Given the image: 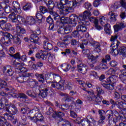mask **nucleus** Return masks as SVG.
I'll return each mask as SVG.
<instances>
[{
    "mask_svg": "<svg viewBox=\"0 0 126 126\" xmlns=\"http://www.w3.org/2000/svg\"><path fill=\"white\" fill-rule=\"evenodd\" d=\"M110 49L111 50L112 54L116 55L117 50H119V46H117L115 43H112L110 46Z\"/></svg>",
    "mask_w": 126,
    "mask_h": 126,
    "instance_id": "37",
    "label": "nucleus"
},
{
    "mask_svg": "<svg viewBox=\"0 0 126 126\" xmlns=\"http://www.w3.org/2000/svg\"><path fill=\"white\" fill-rule=\"evenodd\" d=\"M30 75L29 73H26V76L22 74H19L16 77V79L20 82V83H24V82H27L29 79V76Z\"/></svg>",
    "mask_w": 126,
    "mask_h": 126,
    "instance_id": "5",
    "label": "nucleus"
},
{
    "mask_svg": "<svg viewBox=\"0 0 126 126\" xmlns=\"http://www.w3.org/2000/svg\"><path fill=\"white\" fill-rule=\"evenodd\" d=\"M71 1L72 2H70L71 5L74 6V7H76V6L81 5V3L84 2V0H74Z\"/></svg>",
    "mask_w": 126,
    "mask_h": 126,
    "instance_id": "26",
    "label": "nucleus"
},
{
    "mask_svg": "<svg viewBox=\"0 0 126 126\" xmlns=\"http://www.w3.org/2000/svg\"><path fill=\"white\" fill-rule=\"evenodd\" d=\"M45 79L49 80L50 82L54 80V72L48 73L45 74Z\"/></svg>",
    "mask_w": 126,
    "mask_h": 126,
    "instance_id": "35",
    "label": "nucleus"
},
{
    "mask_svg": "<svg viewBox=\"0 0 126 126\" xmlns=\"http://www.w3.org/2000/svg\"><path fill=\"white\" fill-rule=\"evenodd\" d=\"M58 33H59L60 34H62V35H64V34H66L63 25H62L61 27H60L58 31Z\"/></svg>",
    "mask_w": 126,
    "mask_h": 126,
    "instance_id": "60",
    "label": "nucleus"
},
{
    "mask_svg": "<svg viewBox=\"0 0 126 126\" xmlns=\"http://www.w3.org/2000/svg\"><path fill=\"white\" fill-rule=\"evenodd\" d=\"M32 8V4L29 2H27L25 5L23 6V9L25 11L30 10Z\"/></svg>",
    "mask_w": 126,
    "mask_h": 126,
    "instance_id": "43",
    "label": "nucleus"
},
{
    "mask_svg": "<svg viewBox=\"0 0 126 126\" xmlns=\"http://www.w3.org/2000/svg\"><path fill=\"white\" fill-rule=\"evenodd\" d=\"M10 57L14 58V59H16L17 60H20V53L17 52L15 54H10Z\"/></svg>",
    "mask_w": 126,
    "mask_h": 126,
    "instance_id": "61",
    "label": "nucleus"
},
{
    "mask_svg": "<svg viewBox=\"0 0 126 126\" xmlns=\"http://www.w3.org/2000/svg\"><path fill=\"white\" fill-rule=\"evenodd\" d=\"M44 41H43V48L45 50H53L54 46L53 44L49 42L50 39L46 36H44Z\"/></svg>",
    "mask_w": 126,
    "mask_h": 126,
    "instance_id": "9",
    "label": "nucleus"
},
{
    "mask_svg": "<svg viewBox=\"0 0 126 126\" xmlns=\"http://www.w3.org/2000/svg\"><path fill=\"white\" fill-rule=\"evenodd\" d=\"M116 52L117 54H119V55H122L125 57L126 55V47L125 46L120 47Z\"/></svg>",
    "mask_w": 126,
    "mask_h": 126,
    "instance_id": "25",
    "label": "nucleus"
},
{
    "mask_svg": "<svg viewBox=\"0 0 126 126\" xmlns=\"http://www.w3.org/2000/svg\"><path fill=\"white\" fill-rule=\"evenodd\" d=\"M106 117L108 120V126H111L113 123V119H114V111L112 110H108L105 112Z\"/></svg>",
    "mask_w": 126,
    "mask_h": 126,
    "instance_id": "7",
    "label": "nucleus"
},
{
    "mask_svg": "<svg viewBox=\"0 0 126 126\" xmlns=\"http://www.w3.org/2000/svg\"><path fill=\"white\" fill-rule=\"evenodd\" d=\"M26 94L28 96H29L30 97H32V98H33V99H37L38 98V95L35 94H33V92L31 90H28Z\"/></svg>",
    "mask_w": 126,
    "mask_h": 126,
    "instance_id": "38",
    "label": "nucleus"
},
{
    "mask_svg": "<svg viewBox=\"0 0 126 126\" xmlns=\"http://www.w3.org/2000/svg\"><path fill=\"white\" fill-rule=\"evenodd\" d=\"M4 10H5V12H6V13H9V12H13V8L7 4L4 7Z\"/></svg>",
    "mask_w": 126,
    "mask_h": 126,
    "instance_id": "47",
    "label": "nucleus"
},
{
    "mask_svg": "<svg viewBox=\"0 0 126 126\" xmlns=\"http://www.w3.org/2000/svg\"><path fill=\"white\" fill-rule=\"evenodd\" d=\"M17 31L20 34H26V30L24 28H22L19 26H16Z\"/></svg>",
    "mask_w": 126,
    "mask_h": 126,
    "instance_id": "42",
    "label": "nucleus"
},
{
    "mask_svg": "<svg viewBox=\"0 0 126 126\" xmlns=\"http://www.w3.org/2000/svg\"><path fill=\"white\" fill-rule=\"evenodd\" d=\"M36 117V119L38 122H43L44 121V117L40 113L35 115Z\"/></svg>",
    "mask_w": 126,
    "mask_h": 126,
    "instance_id": "51",
    "label": "nucleus"
},
{
    "mask_svg": "<svg viewBox=\"0 0 126 126\" xmlns=\"http://www.w3.org/2000/svg\"><path fill=\"white\" fill-rule=\"evenodd\" d=\"M50 14L53 16L54 20H56V23H60L62 17L61 18V16L59 14H57L55 11H51Z\"/></svg>",
    "mask_w": 126,
    "mask_h": 126,
    "instance_id": "27",
    "label": "nucleus"
},
{
    "mask_svg": "<svg viewBox=\"0 0 126 126\" xmlns=\"http://www.w3.org/2000/svg\"><path fill=\"white\" fill-rule=\"evenodd\" d=\"M57 80V81H59V83H61L60 81H62V77L60 75L56 73H54V80Z\"/></svg>",
    "mask_w": 126,
    "mask_h": 126,
    "instance_id": "54",
    "label": "nucleus"
},
{
    "mask_svg": "<svg viewBox=\"0 0 126 126\" xmlns=\"http://www.w3.org/2000/svg\"><path fill=\"white\" fill-rule=\"evenodd\" d=\"M91 17V12L90 11L86 10L83 14L79 15V19L80 21H84L85 19H89Z\"/></svg>",
    "mask_w": 126,
    "mask_h": 126,
    "instance_id": "10",
    "label": "nucleus"
},
{
    "mask_svg": "<svg viewBox=\"0 0 126 126\" xmlns=\"http://www.w3.org/2000/svg\"><path fill=\"white\" fill-rule=\"evenodd\" d=\"M35 77L39 82H41V83H44V82H45V76H44L43 74H40L39 73H36Z\"/></svg>",
    "mask_w": 126,
    "mask_h": 126,
    "instance_id": "31",
    "label": "nucleus"
},
{
    "mask_svg": "<svg viewBox=\"0 0 126 126\" xmlns=\"http://www.w3.org/2000/svg\"><path fill=\"white\" fill-rule=\"evenodd\" d=\"M28 83H29L30 86L32 88H35V87H37V86H39V83L38 81L34 80L33 79H30L28 80L27 82Z\"/></svg>",
    "mask_w": 126,
    "mask_h": 126,
    "instance_id": "20",
    "label": "nucleus"
},
{
    "mask_svg": "<svg viewBox=\"0 0 126 126\" xmlns=\"http://www.w3.org/2000/svg\"><path fill=\"white\" fill-rule=\"evenodd\" d=\"M78 72L85 74L87 72V66L86 64H80L77 65Z\"/></svg>",
    "mask_w": 126,
    "mask_h": 126,
    "instance_id": "12",
    "label": "nucleus"
},
{
    "mask_svg": "<svg viewBox=\"0 0 126 126\" xmlns=\"http://www.w3.org/2000/svg\"><path fill=\"white\" fill-rule=\"evenodd\" d=\"M101 102H102V98L100 96L97 95L94 100V104L95 105H100Z\"/></svg>",
    "mask_w": 126,
    "mask_h": 126,
    "instance_id": "56",
    "label": "nucleus"
},
{
    "mask_svg": "<svg viewBox=\"0 0 126 126\" xmlns=\"http://www.w3.org/2000/svg\"><path fill=\"white\" fill-rule=\"evenodd\" d=\"M66 45H68V42H58L57 43V46H58V47H61V48H65Z\"/></svg>",
    "mask_w": 126,
    "mask_h": 126,
    "instance_id": "62",
    "label": "nucleus"
},
{
    "mask_svg": "<svg viewBox=\"0 0 126 126\" xmlns=\"http://www.w3.org/2000/svg\"><path fill=\"white\" fill-rule=\"evenodd\" d=\"M87 121L90 125H92L93 126H96V121L91 116L89 115L87 117Z\"/></svg>",
    "mask_w": 126,
    "mask_h": 126,
    "instance_id": "34",
    "label": "nucleus"
},
{
    "mask_svg": "<svg viewBox=\"0 0 126 126\" xmlns=\"http://www.w3.org/2000/svg\"><path fill=\"white\" fill-rule=\"evenodd\" d=\"M119 78L125 84H126V76H124L123 75L120 74L119 75Z\"/></svg>",
    "mask_w": 126,
    "mask_h": 126,
    "instance_id": "64",
    "label": "nucleus"
},
{
    "mask_svg": "<svg viewBox=\"0 0 126 126\" xmlns=\"http://www.w3.org/2000/svg\"><path fill=\"white\" fill-rule=\"evenodd\" d=\"M101 84L104 88L108 90H113L115 88L114 85L109 83H106L105 81L102 82Z\"/></svg>",
    "mask_w": 126,
    "mask_h": 126,
    "instance_id": "21",
    "label": "nucleus"
},
{
    "mask_svg": "<svg viewBox=\"0 0 126 126\" xmlns=\"http://www.w3.org/2000/svg\"><path fill=\"white\" fill-rule=\"evenodd\" d=\"M39 36L38 35L35 34V33H32L30 37V41L31 42H32V43H34V44H38L39 43Z\"/></svg>",
    "mask_w": 126,
    "mask_h": 126,
    "instance_id": "19",
    "label": "nucleus"
},
{
    "mask_svg": "<svg viewBox=\"0 0 126 126\" xmlns=\"http://www.w3.org/2000/svg\"><path fill=\"white\" fill-rule=\"evenodd\" d=\"M64 80L60 81V83H62L63 85V88L64 89H68L69 90H71L72 89V84L70 82H66L64 84Z\"/></svg>",
    "mask_w": 126,
    "mask_h": 126,
    "instance_id": "18",
    "label": "nucleus"
},
{
    "mask_svg": "<svg viewBox=\"0 0 126 126\" xmlns=\"http://www.w3.org/2000/svg\"><path fill=\"white\" fill-rule=\"evenodd\" d=\"M88 40L86 39L84 40L80 45V48H81V49H85V48H87L86 46L88 45Z\"/></svg>",
    "mask_w": 126,
    "mask_h": 126,
    "instance_id": "59",
    "label": "nucleus"
},
{
    "mask_svg": "<svg viewBox=\"0 0 126 126\" xmlns=\"http://www.w3.org/2000/svg\"><path fill=\"white\" fill-rule=\"evenodd\" d=\"M60 109H61L62 111H66L69 109V106L68 104L64 103L63 105H59Z\"/></svg>",
    "mask_w": 126,
    "mask_h": 126,
    "instance_id": "49",
    "label": "nucleus"
},
{
    "mask_svg": "<svg viewBox=\"0 0 126 126\" xmlns=\"http://www.w3.org/2000/svg\"><path fill=\"white\" fill-rule=\"evenodd\" d=\"M104 93H105V91H104V90H103L101 88H100V87L96 88L97 96H100V95H102Z\"/></svg>",
    "mask_w": 126,
    "mask_h": 126,
    "instance_id": "53",
    "label": "nucleus"
},
{
    "mask_svg": "<svg viewBox=\"0 0 126 126\" xmlns=\"http://www.w3.org/2000/svg\"><path fill=\"white\" fill-rule=\"evenodd\" d=\"M13 11L17 12V10H20V4L17 1H13L12 2Z\"/></svg>",
    "mask_w": 126,
    "mask_h": 126,
    "instance_id": "22",
    "label": "nucleus"
},
{
    "mask_svg": "<svg viewBox=\"0 0 126 126\" xmlns=\"http://www.w3.org/2000/svg\"><path fill=\"white\" fill-rule=\"evenodd\" d=\"M63 116H64V114L62 112H55L52 115V118L55 120L62 122V126H71V124L68 120H63Z\"/></svg>",
    "mask_w": 126,
    "mask_h": 126,
    "instance_id": "2",
    "label": "nucleus"
},
{
    "mask_svg": "<svg viewBox=\"0 0 126 126\" xmlns=\"http://www.w3.org/2000/svg\"><path fill=\"white\" fill-rule=\"evenodd\" d=\"M60 23H62L63 25H65V24H69V18L66 17H62L60 20Z\"/></svg>",
    "mask_w": 126,
    "mask_h": 126,
    "instance_id": "33",
    "label": "nucleus"
},
{
    "mask_svg": "<svg viewBox=\"0 0 126 126\" xmlns=\"http://www.w3.org/2000/svg\"><path fill=\"white\" fill-rule=\"evenodd\" d=\"M44 65V63L42 62H37L36 64H33L32 68L33 69H38V67H42Z\"/></svg>",
    "mask_w": 126,
    "mask_h": 126,
    "instance_id": "46",
    "label": "nucleus"
},
{
    "mask_svg": "<svg viewBox=\"0 0 126 126\" xmlns=\"http://www.w3.org/2000/svg\"><path fill=\"white\" fill-rule=\"evenodd\" d=\"M104 31L106 34H108L110 35L112 32V31H111V26L109 24H106L104 27Z\"/></svg>",
    "mask_w": 126,
    "mask_h": 126,
    "instance_id": "41",
    "label": "nucleus"
},
{
    "mask_svg": "<svg viewBox=\"0 0 126 126\" xmlns=\"http://www.w3.org/2000/svg\"><path fill=\"white\" fill-rule=\"evenodd\" d=\"M64 27V29L65 30V33L66 34H68V33H70L72 31V27L71 26L68 25H63Z\"/></svg>",
    "mask_w": 126,
    "mask_h": 126,
    "instance_id": "39",
    "label": "nucleus"
},
{
    "mask_svg": "<svg viewBox=\"0 0 126 126\" xmlns=\"http://www.w3.org/2000/svg\"><path fill=\"white\" fill-rule=\"evenodd\" d=\"M26 23H27L29 25H33V24L36 23V20L32 17H27Z\"/></svg>",
    "mask_w": 126,
    "mask_h": 126,
    "instance_id": "29",
    "label": "nucleus"
},
{
    "mask_svg": "<svg viewBox=\"0 0 126 126\" xmlns=\"http://www.w3.org/2000/svg\"><path fill=\"white\" fill-rule=\"evenodd\" d=\"M126 26H125V23H119V24L116 25L114 26V29L115 32H119V31L122 30L123 28H125Z\"/></svg>",
    "mask_w": 126,
    "mask_h": 126,
    "instance_id": "23",
    "label": "nucleus"
},
{
    "mask_svg": "<svg viewBox=\"0 0 126 126\" xmlns=\"http://www.w3.org/2000/svg\"><path fill=\"white\" fill-rule=\"evenodd\" d=\"M39 113H40V109L36 106H35L32 110L29 112L30 116H33V115L36 116V115H38Z\"/></svg>",
    "mask_w": 126,
    "mask_h": 126,
    "instance_id": "28",
    "label": "nucleus"
},
{
    "mask_svg": "<svg viewBox=\"0 0 126 126\" xmlns=\"http://www.w3.org/2000/svg\"><path fill=\"white\" fill-rule=\"evenodd\" d=\"M46 22L47 23H49L50 24L49 27V30H54V29L55 28V22H54V20L51 16H48L46 19Z\"/></svg>",
    "mask_w": 126,
    "mask_h": 126,
    "instance_id": "15",
    "label": "nucleus"
},
{
    "mask_svg": "<svg viewBox=\"0 0 126 126\" xmlns=\"http://www.w3.org/2000/svg\"><path fill=\"white\" fill-rule=\"evenodd\" d=\"M39 10H40V12H41V13H43V14H45V13H47L48 12H49V13H50L49 10L48 8H47V7H46L44 6H40Z\"/></svg>",
    "mask_w": 126,
    "mask_h": 126,
    "instance_id": "45",
    "label": "nucleus"
},
{
    "mask_svg": "<svg viewBox=\"0 0 126 126\" xmlns=\"http://www.w3.org/2000/svg\"><path fill=\"white\" fill-rule=\"evenodd\" d=\"M48 55L49 54H48V52L44 51L41 54L39 53H36L35 57L37 59H41L43 61H46Z\"/></svg>",
    "mask_w": 126,
    "mask_h": 126,
    "instance_id": "14",
    "label": "nucleus"
},
{
    "mask_svg": "<svg viewBox=\"0 0 126 126\" xmlns=\"http://www.w3.org/2000/svg\"><path fill=\"white\" fill-rule=\"evenodd\" d=\"M14 44H18L19 45L21 44V40L20 39V35L17 36H13L12 38Z\"/></svg>",
    "mask_w": 126,
    "mask_h": 126,
    "instance_id": "32",
    "label": "nucleus"
},
{
    "mask_svg": "<svg viewBox=\"0 0 126 126\" xmlns=\"http://www.w3.org/2000/svg\"><path fill=\"white\" fill-rule=\"evenodd\" d=\"M8 18L10 19L11 21L13 23L18 22L19 23H26V20L24 19L23 16L18 15L16 16L15 13L12 12L8 16Z\"/></svg>",
    "mask_w": 126,
    "mask_h": 126,
    "instance_id": "3",
    "label": "nucleus"
},
{
    "mask_svg": "<svg viewBox=\"0 0 126 126\" xmlns=\"http://www.w3.org/2000/svg\"><path fill=\"white\" fill-rule=\"evenodd\" d=\"M12 64L15 67L16 73H24L27 70L26 68L23 67L24 65L23 63H19L14 60L12 62Z\"/></svg>",
    "mask_w": 126,
    "mask_h": 126,
    "instance_id": "4",
    "label": "nucleus"
},
{
    "mask_svg": "<svg viewBox=\"0 0 126 126\" xmlns=\"http://www.w3.org/2000/svg\"><path fill=\"white\" fill-rule=\"evenodd\" d=\"M108 15H110V18L111 22H116V21H117V16H118V14L115 13V11L109 12Z\"/></svg>",
    "mask_w": 126,
    "mask_h": 126,
    "instance_id": "24",
    "label": "nucleus"
},
{
    "mask_svg": "<svg viewBox=\"0 0 126 126\" xmlns=\"http://www.w3.org/2000/svg\"><path fill=\"white\" fill-rule=\"evenodd\" d=\"M118 35H113L110 38V41L113 42V43H115L117 47H119L120 45V41H118Z\"/></svg>",
    "mask_w": 126,
    "mask_h": 126,
    "instance_id": "40",
    "label": "nucleus"
},
{
    "mask_svg": "<svg viewBox=\"0 0 126 126\" xmlns=\"http://www.w3.org/2000/svg\"><path fill=\"white\" fill-rule=\"evenodd\" d=\"M98 113L99 114V118H106V116H104V114H105V115H106V112H105V110H103V109H99L98 111Z\"/></svg>",
    "mask_w": 126,
    "mask_h": 126,
    "instance_id": "55",
    "label": "nucleus"
},
{
    "mask_svg": "<svg viewBox=\"0 0 126 126\" xmlns=\"http://www.w3.org/2000/svg\"><path fill=\"white\" fill-rule=\"evenodd\" d=\"M4 119L8 121H13L14 120V116L12 114L8 113L7 112L3 114Z\"/></svg>",
    "mask_w": 126,
    "mask_h": 126,
    "instance_id": "30",
    "label": "nucleus"
},
{
    "mask_svg": "<svg viewBox=\"0 0 126 126\" xmlns=\"http://www.w3.org/2000/svg\"><path fill=\"white\" fill-rule=\"evenodd\" d=\"M44 84L41 85L40 86L39 96H41L42 98H46L48 97V93H49V88L44 87Z\"/></svg>",
    "mask_w": 126,
    "mask_h": 126,
    "instance_id": "6",
    "label": "nucleus"
},
{
    "mask_svg": "<svg viewBox=\"0 0 126 126\" xmlns=\"http://www.w3.org/2000/svg\"><path fill=\"white\" fill-rule=\"evenodd\" d=\"M90 43L92 46L94 47V50H96V54L99 56V52H101V48H100L101 45L100 43L93 40H90Z\"/></svg>",
    "mask_w": 126,
    "mask_h": 126,
    "instance_id": "11",
    "label": "nucleus"
},
{
    "mask_svg": "<svg viewBox=\"0 0 126 126\" xmlns=\"http://www.w3.org/2000/svg\"><path fill=\"white\" fill-rule=\"evenodd\" d=\"M64 71H68L70 69L71 65L69 64L63 63L61 65Z\"/></svg>",
    "mask_w": 126,
    "mask_h": 126,
    "instance_id": "48",
    "label": "nucleus"
},
{
    "mask_svg": "<svg viewBox=\"0 0 126 126\" xmlns=\"http://www.w3.org/2000/svg\"><path fill=\"white\" fill-rule=\"evenodd\" d=\"M79 19V17L75 14H72L69 18V24H71L72 26L74 27L76 26L77 24V21Z\"/></svg>",
    "mask_w": 126,
    "mask_h": 126,
    "instance_id": "8",
    "label": "nucleus"
},
{
    "mask_svg": "<svg viewBox=\"0 0 126 126\" xmlns=\"http://www.w3.org/2000/svg\"><path fill=\"white\" fill-rule=\"evenodd\" d=\"M70 2H72V1L69 0H60V2L59 4H58V7L59 8L63 9L64 5H66V4L71 5Z\"/></svg>",
    "mask_w": 126,
    "mask_h": 126,
    "instance_id": "13",
    "label": "nucleus"
},
{
    "mask_svg": "<svg viewBox=\"0 0 126 126\" xmlns=\"http://www.w3.org/2000/svg\"><path fill=\"white\" fill-rule=\"evenodd\" d=\"M56 88H57L58 90H64L63 85L62 83H56Z\"/></svg>",
    "mask_w": 126,
    "mask_h": 126,
    "instance_id": "57",
    "label": "nucleus"
},
{
    "mask_svg": "<svg viewBox=\"0 0 126 126\" xmlns=\"http://www.w3.org/2000/svg\"><path fill=\"white\" fill-rule=\"evenodd\" d=\"M78 31L80 32H82V33H84V32H86L87 31V28L86 26H84L83 25H80L78 26L77 28Z\"/></svg>",
    "mask_w": 126,
    "mask_h": 126,
    "instance_id": "44",
    "label": "nucleus"
},
{
    "mask_svg": "<svg viewBox=\"0 0 126 126\" xmlns=\"http://www.w3.org/2000/svg\"><path fill=\"white\" fill-rule=\"evenodd\" d=\"M90 76H93L94 79H98V78H99V74L98 73H97V72H95V71H91Z\"/></svg>",
    "mask_w": 126,
    "mask_h": 126,
    "instance_id": "52",
    "label": "nucleus"
},
{
    "mask_svg": "<svg viewBox=\"0 0 126 126\" xmlns=\"http://www.w3.org/2000/svg\"><path fill=\"white\" fill-rule=\"evenodd\" d=\"M114 116L115 117L113 118V125L114 126H116L117 125V123H118V118H119V116H120V113H119V112H118V111L115 110L114 111Z\"/></svg>",
    "mask_w": 126,
    "mask_h": 126,
    "instance_id": "36",
    "label": "nucleus"
},
{
    "mask_svg": "<svg viewBox=\"0 0 126 126\" xmlns=\"http://www.w3.org/2000/svg\"><path fill=\"white\" fill-rule=\"evenodd\" d=\"M13 73H14V71L12 70V68L10 66V68H9L8 70L6 72V74L8 76H11L13 75Z\"/></svg>",
    "mask_w": 126,
    "mask_h": 126,
    "instance_id": "58",
    "label": "nucleus"
},
{
    "mask_svg": "<svg viewBox=\"0 0 126 126\" xmlns=\"http://www.w3.org/2000/svg\"><path fill=\"white\" fill-rule=\"evenodd\" d=\"M83 54L84 55H86L87 57L89 60H91V63L90 64V66L91 68H93L95 66V64L97 63L98 62V58H99V55L97 54L96 55H93L90 54V51L89 49H83Z\"/></svg>",
    "mask_w": 126,
    "mask_h": 126,
    "instance_id": "1",
    "label": "nucleus"
},
{
    "mask_svg": "<svg viewBox=\"0 0 126 126\" xmlns=\"http://www.w3.org/2000/svg\"><path fill=\"white\" fill-rule=\"evenodd\" d=\"M36 17L37 19H38V20H39V21L40 22H42V20H43V19H45V17H43V15H42L40 12H37L36 13Z\"/></svg>",
    "mask_w": 126,
    "mask_h": 126,
    "instance_id": "50",
    "label": "nucleus"
},
{
    "mask_svg": "<svg viewBox=\"0 0 126 126\" xmlns=\"http://www.w3.org/2000/svg\"><path fill=\"white\" fill-rule=\"evenodd\" d=\"M98 69H100L101 70H106V69H108V66L106 65V64L101 63L99 65Z\"/></svg>",
    "mask_w": 126,
    "mask_h": 126,
    "instance_id": "63",
    "label": "nucleus"
},
{
    "mask_svg": "<svg viewBox=\"0 0 126 126\" xmlns=\"http://www.w3.org/2000/svg\"><path fill=\"white\" fill-rule=\"evenodd\" d=\"M48 10H49V13H51V11H54V8H55V2L53 0H48V2L45 1Z\"/></svg>",
    "mask_w": 126,
    "mask_h": 126,
    "instance_id": "16",
    "label": "nucleus"
},
{
    "mask_svg": "<svg viewBox=\"0 0 126 126\" xmlns=\"http://www.w3.org/2000/svg\"><path fill=\"white\" fill-rule=\"evenodd\" d=\"M117 78L116 76H112L108 78L105 81V82L106 83H110L112 84V85H114V84H116Z\"/></svg>",
    "mask_w": 126,
    "mask_h": 126,
    "instance_id": "17",
    "label": "nucleus"
}]
</instances>
